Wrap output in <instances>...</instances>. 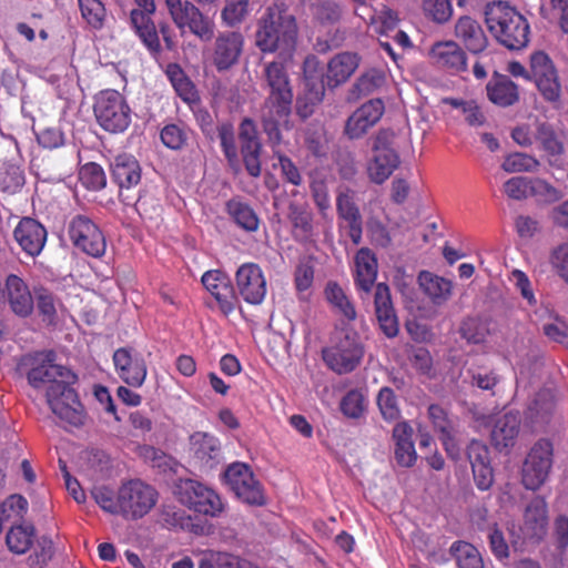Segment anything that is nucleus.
<instances>
[{
	"label": "nucleus",
	"instance_id": "obj_5",
	"mask_svg": "<svg viewBox=\"0 0 568 568\" xmlns=\"http://www.w3.org/2000/svg\"><path fill=\"white\" fill-rule=\"evenodd\" d=\"M364 356L359 336L353 329H337L332 338V345L323 348L322 357L329 369L336 374L353 372Z\"/></svg>",
	"mask_w": 568,
	"mask_h": 568
},
{
	"label": "nucleus",
	"instance_id": "obj_23",
	"mask_svg": "<svg viewBox=\"0 0 568 568\" xmlns=\"http://www.w3.org/2000/svg\"><path fill=\"white\" fill-rule=\"evenodd\" d=\"M467 457L477 488L489 489L494 483V471L488 447L479 440H471L467 447Z\"/></svg>",
	"mask_w": 568,
	"mask_h": 568
},
{
	"label": "nucleus",
	"instance_id": "obj_54",
	"mask_svg": "<svg viewBox=\"0 0 568 568\" xmlns=\"http://www.w3.org/2000/svg\"><path fill=\"white\" fill-rule=\"evenodd\" d=\"M366 407L364 394L358 389L349 390L341 402L342 413L349 418H359Z\"/></svg>",
	"mask_w": 568,
	"mask_h": 568
},
{
	"label": "nucleus",
	"instance_id": "obj_38",
	"mask_svg": "<svg viewBox=\"0 0 568 568\" xmlns=\"http://www.w3.org/2000/svg\"><path fill=\"white\" fill-rule=\"evenodd\" d=\"M418 283L423 292L435 305H443L452 295V283L430 272H420Z\"/></svg>",
	"mask_w": 568,
	"mask_h": 568
},
{
	"label": "nucleus",
	"instance_id": "obj_15",
	"mask_svg": "<svg viewBox=\"0 0 568 568\" xmlns=\"http://www.w3.org/2000/svg\"><path fill=\"white\" fill-rule=\"evenodd\" d=\"M72 244L92 257H101L106 250L105 237L100 227L88 216L79 214L72 217L68 226Z\"/></svg>",
	"mask_w": 568,
	"mask_h": 568
},
{
	"label": "nucleus",
	"instance_id": "obj_43",
	"mask_svg": "<svg viewBox=\"0 0 568 568\" xmlns=\"http://www.w3.org/2000/svg\"><path fill=\"white\" fill-rule=\"evenodd\" d=\"M325 296L328 303L346 320L354 321L356 318V311L353 303L336 282L327 283Z\"/></svg>",
	"mask_w": 568,
	"mask_h": 568
},
{
	"label": "nucleus",
	"instance_id": "obj_11",
	"mask_svg": "<svg viewBox=\"0 0 568 568\" xmlns=\"http://www.w3.org/2000/svg\"><path fill=\"white\" fill-rule=\"evenodd\" d=\"M175 26L189 30L202 41H210L214 36V22L189 0H164Z\"/></svg>",
	"mask_w": 568,
	"mask_h": 568
},
{
	"label": "nucleus",
	"instance_id": "obj_9",
	"mask_svg": "<svg viewBox=\"0 0 568 568\" xmlns=\"http://www.w3.org/2000/svg\"><path fill=\"white\" fill-rule=\"evenodd\" d=\"M158 501V491L142 480L124 483L119 488L120 515L136 520L148 515Z\"/></svg>",
	"mask_w": 568,
	"mask_h": 568
},
{
	"label": "nucleus",
	"instance_id": "obj_36",
	"mask_svg": "<svg viewBox=\"0 0 568 568\" xmlns=\"http://www.w3.org/2000/svg\"><path fill=\"white\" fill-rule=\"evenodd\" d=\"M520 419L517 414L506 413L497 418L491 430V442L497 449L508 448L515 444L519 433Z\"/></svg>",
	"mask_w": 568,
	"mask_h": 568
},
{
	"label": "nucleus",
	"instance_id": "obj_56",
	"mask_svg": "<svg viewBox=\"0 0 568 568\" xmlns=\"http://www.w3.org/2000/svg\"><path fill=\"white\" fill-rule=\"evenodd\" d=\"M37 307L42 316V321L47 325H54L57 323L55 298L51 292L41 288L37 293Z\"/></svg>",
	"mask_w": 568,
	"mask_h": 568
},
{
	"label": "nucleus",
	"instance_id": "obj_37",
	"mask_svg": "<svg viewBox=\"0 0 568 568\" xmlns=\"http://www.w3.org/2000/svg\"><path fill=\"white\" fill-rule=\"evenodd\" d=\"M428 417L433 424L434 430L439 434L446 452L453 454L456 450L454 442L455 436V423L448 416L447 412L437 404H432L428 407Z\"/></svg>",
	"mask_w": 568,
	"mask_h": 568
},
{
	"label": "nucleus",
	"instance_id": "obj_26",
	"mask_svg": "<svg viewBox=\"0 0 568 568\" xmlns=\"http://www.w3.org/2000/svg\"><path fill=\"white\" fill-rule=\"evenodd\" d=\"M336 211L338 217L348 226V236L355 245L362 241L363 220L354 200V191L345 189L338 192L336 197Z\"/></svg>",
	"mask_w": 568,
	"mask_h": 568
},
{
	"label": "nucleus",
	"instance_id": "obj_48",
	"mask_svg": "<svg viewBox=\"0 0 568 568\" xmlns=\"http://www.w3.org/2000/svg\"><path fill=\"white\" fill-rule=\"evenodd\" d=\"M24 184V174L20 166L4 164L0 168V191L9 194L17 193Z\"/></svg>",
	"mask_w": 568,
	"mask_h": 568
},
{
	"label": "nucleus",
	"instance_id": "obj_33",
	"mask_svg": "<svg viewBox=\"0 0 568 568\" xmlns=\"http://www.w3.org/2000/svg\"><path fill=\"white\" fill-rule=\"evenodd\" d=\"M359 58L356 53L342 52L333 57L327 64L326 83L336 88L346 82L358 68Z\"/></svg>",
	"mask_w": 568,
	"mask_h": 568
},
{
	"label": "nucleus",
	"instance_id": "obj_25",
	"mask_svg": "<svg viewBox=\"0 0 568 568\" xmlns=\"http://www.w3.org/2000/svg\"><path fill=\"white\" fill-rule=\"evenodd\" d=\"M14 239L30 256L41 253L47 241V230L34 219L24 217L16 226Z\"/></svg>",
	"mask_w": 568,
	"mask_h": 568
},
{
	"label": "nucleus",
	"instance_id": "obj_63",
	"mask_svg": "<svg viewBox=\"0 0 568 568\" xmlns=\"http://www.w3.org/2000/svg\"><path fill=\"white\" fill-rule=\"evenodd\" d=\"M92 495L97 504L104 511L113 515H120L119 493L116 494V498H114L111 490L105 487H99L92 491Z\"/></svg>",
	"mask_w": 568,
	"mask_h": 568
},
{
	"label": "nucleus",
	"instance_id": "obj_6",
	"mask_svg": "<svg viewBox=\"0 0 568 568\" xmlns=\"http://www.w3.org/2000/svg\"><path fill=\"white\" fill-rule=\"evenodd\" d=\"M174 493L183 506L204 517L217 518L225 510L222 497L212 487L199 480L180 479Z\"/></svg>",
	"mask_w": 568,
	"mask_h": 568
},
{
	"label": "nucleus",
	"instance_id": "obj_7",
	"mask_svg": "<svg viewBox=\"0 0 568 568\" xmlns=\"http://www.w3.org/2000/svg\"><path fill=\"white\" fill-rule=\"evenodd\" d=\"M93 112L100 126L111 133H122L131 123V109L115 90L101 91L94 99Z\"/></svg>",
	"mask_w": 568,
	"mask_h": 568
},
{
	"label": "nucleus",
	"instance_id": "obj_52",
	"mask_svg": "<svg viewBox=\"0 0 568 568\" xmlns=\"http://www.w3.org/2000/svg\"><path fill=\"white\" fill-rule=\"evenodd\" d=\"M459 332L462 337L468 343L480 344L486 339L488 327L481 320L477 317H468L463 321Z\"/></svg>",
	"mask_w": 568,
	"mask_h": 568
},
{
	"label": "nucleus",
	"instance_id": "obj_46",
	"mask_svg": "<svg viewBox=\"0 0 568 568\" xmlns=\"http://www.w3.org/2000/svg\"><path fill=\"white\" fill-rule=\"evenodd\" d=\"M79 180L85 189L91 191H100L106 185L104 170L95 162H89L81 166Z\"/></svg>",
	"mask_w": 568,
	"mask_h": 568
},
{
	"label": "nucleus",
	"instance_id": "obj_18",
	"mask_svg": "<svg viewBox=\"0 0 568 568\" xmlns=\"http://www.w3.org/2000/svg\"><path fill=\"white\" fill-rule=\"evenodd\" d=\"M190 454L194 464L203 471H210L223 462L220 439L206 432H195L190 438Z\"/></svg>",
	"mask_w": 568,
	"mask_h": 568
},
{
	"label": "nucleus",
	"instance_id": "obj_22",
	"mask_svg": "<svg viewBox=\"0 0 568 568\" xmlns=\"http://www.w3.org/2000/svg\"><path fill=\"white\" fill-rule=\"evenodd\" d=\"M113 363L120 378L130 386L140 387L146 377V365L142 356L122 347L114 352Z\"/></svg>",
	"mask_w": 568,
	"mask_h": 568
},
{
	"label": "nucleus",
	"instance_id": "obj_41",
	"mask_svg": "<svg viewBox=\"0 0 568 568\" xmlns=\"http://www.w3.org/2000/svg\"><path fill=\"white\" fill-rule=\"evenodd\" d=\"M166 75L169 77L174 90L183 101L193 103L199 99L194 84L185 75L184 71L179 64H169L166 69Z\"/></svg>",
	"mask_w": 568,
	"mask_h": 568
},
{
	"label": "nucleus",
	"instance_id": "obj_50",
	"mask_svg": "<svg viewBox=\"0 0 568 568\" xmlns=\"http://www.w3.org/2000/svg\"><path fill=\"white\" fill-rule=\"evenodd\" d=\"M538 166L539 161L535 156L520 152L507 155L501 164L507 173L534 172Z\"/></svg>",
	"mask_w": 568,
	"mask_h": 568
},
{
	"label": "nucleus",
	"instance_id": "obj_19",
	"mask_svg": "<svg viewBox=\"0 0 568 568\" xmlns=\"http://www.w3.org/2000/svg\"><path fill=\"white\" fill-rule=\"evenodd\" d=\"M240 296L248 304H261L266 295L267 285L262 268L255 263L242 264L235 273Z\"/></svg>",
	"mask_w": 568,
	"mask_h": 568
},
{
	"label": "nucleus",
	"instance_id": "obj_1",
	"mask_svg": "<svg viewBox=\"0 0 568 568\" xmlns=\"http://www.w3.org/2000/svg\"><path fill=\"white\" fill-rule=\"evenodd\" d=\"M54 359L52 351L37 353L32 357L28 382L36 389H45L47 403L58 418L72 426H81L84 422L83 407L72 388L77 375L54 364Z\"/></svg>",
	"mask_w": 568,
	"mask_h": 568
},
{
	"label": "nucleus",
	"instance_id": "obj_53",
	"mask_svg": "<svg viewBox=\"0 0 568 568\" xmlns=\"http://www.w3.org/2000/svg\"><path fill=\"white\" fill-rule=\"evenodd\" d=\"M250 0H226L221 17L229 27L241 23L248 12Z\"/></svg>",
	"mask_w": 568,
	"mask_h": 568
},
{
	"label": "nucleus",
	"instance_id": "obj_47",
	"mask_svg": "<svg viewBox=\"0 0 568 568\" xmlns=\"http://www.w3.org/2000/svg\"><path fill=\"white\" fill-rule=\"evenodd\" d=\"M376 403L382 417L386 422H395L400 417L397 397L390 387H382L377 394Z\"/></svg>",
	"mask_w": 568,
	"mask_h": 568
},
{
	"label": "nucleus",
	"instance_id": "obj_13",
	"mask_svg": "<svg viewBox=\"0 0 568 568\" xmlns=\"http://www.w3.org/2000/svg\"><path fill=\"white\" fill-rule=\"evenodd\" d=\"M139 9H133L130 14L131 26L149 54L161 62L163 47L161 45L159 32L152 19L155 11L154 0H134Z\"/></svg>",
	"mask_w": 568,
	"mask_h": 568
},
{
	"label": "nucleus",
	"instance_id": "obj_31",
	"mask_svg": "<svg viewBox=\"0 0 568 568\" xmlns=\"http://www.w3.org/2000/svg\"><path fill=\"white\" fill-rule=\"evenodd\" d=\"M486 91L489 101L503 108L510 106L519 100L517 84L507 75L497 72H494L488 81Z\"/></svg>",
	"mask_w": 568,
	"mask_h": 568
},
{
	"label": "nucleus",
	"instance_id": "obj_32",
	"mask_svg": "<svg viewBox=\"0 0 568 568\" xmlns=\"http://www.w3.org/2000/svg\"><path fill=\"white\" fill-rule=\"evenodd\" d=\"M111 178L121 190L131 189L141 181V168L134 156L120 154L111 163Z\"/></svg>",
	"mask_w": 568,
	"mask_h": 568
},
{
	"label": "nucleus",
	"instance_id": "obj_58",
	"mask_svg": "<svg viewBox=\"0 0 568 568\" xmlns=\"http://www.w3.org/2000/svg\"><path fill=\"white\" fill-rule=\"evenodd\" d=\"M312 199L322 217L326 219L331 210L328 186L324 180H313L310 185Z\"/></svg>",
	"mask_w": 568,
	"mask_h": 568
},
{
	"label": "nucleus",
	"instance_id": "obj_59",
	"mask_svg": "<svg viewBox=\"0 0 568 568\" xmlns=\"http://www.w3.org/2000/svg\"><path fill=\"white\" fill-rule=\"evenodd\" d=\"M505 194L517 201L527 199L531 192V180L524 176H515L504 184Z\"/></svg>",
	"mask_w": 568,
	"mask_h": 568
},
{
	"label": "nucleus",
	"instance_id": "obj_3",
	"mask_svg": "<svg viewBox=\"0 0 568 568\" xmlns=\"http://www.w3.org/2000/svg\"><path fill=\"white\" fill-rule=\"evenodd\" d=\"M297 26L295 18L282 7H268L258 19L255 44L263 53H277L290 60L296 48Z\"/></svg>",
	"mask_w": 568,
	"mask_h": 568
},
{
	"label": "nucleus",
	"instance_id": "obj_8",
	"mask_svg": "<svg viewBox=\"0 0 568 568\" xmlns=\"http://www.w3.org/2000/svg\"><path fill=\"white\" fill-rule=\"evenodd\" d=\"M394 142L395 133L389 130L379 131L374 139L366 170L368 179L375 184H383L388 180L400 163Z\"/></svg>",
	"mask_w": 568,
	"mask_h": 568
},
{
	"label": "nucleus",
	"instance_id": "obj_42",
	"mask_svg": "<svg viewBox=\"0 0 568 568\" xmlns=\"http://www.w3.org/2000/svg\"><path fill=\"white\" fill-rule=\"evenodd\" d=\"M450 554L458 568H484V560L479 550L469 542L455 541L450 546Z\"/></svg>",
	"mask_w": 568,
	"mask_h": 568
},
{
	"label": "nucleus",
	"instance_id": "obj_57",
	"mask_svg": "<svg viewBox=\"0 0 568 568\" xmlns=\"http://www.w3.org/2000/svg\"><path fill=\"white\" fill-rule=\"evenodd\" d=\"M552 271L568 284V242L555 246L549 255Z\"/></svg>",
	"mask_w": 568,
	"mask_h": 568
},
{
	"label": "nucleus",
	"instance_id": "obj_51",
	"mask_svg": "<svg viewBox=\"0 0 568 568\" xmlns=\"http://www.w3.org/2000/svg\"><path fill=\"white\" fill-rule=\"evenodd\" d=\"M424 14L436 23L447 22L453 14L450 0H423Z\"/></svg>",
	"mask_w": 568,
	"mask_h": 568
},
{
	"label": "nucleus",
	"instance_id": "obj_12",
	"mask_svg": "<svg viewBox=\"0 0 568 568\" xmlns=\"http://www.w3.org/2000/svg\"><path fill=\"white\" fill-rule=\"evenodd\" d=\"M175 26L189 30L202 41H210L214 36V22L189 0H164Z\"/></svg>",
	"mask_w": 568,
	"mask_h": 568
},
{
	"label": "nucleus",
	"instance_id": "obj_20",
	"mask_svg": "<svg viewBox=\"0 0 568 568\" xmlns=\"http://www.w3.org/2000/svg\"><path fill=\"white\" fill-rule=\"evenodd\" d=\"M202 284L216 300L221 312L231 314L237 306L239 300L230 277L221 271L211 270L203 274Z\"/></svg>",
	"mask_w": 568,
	"mask_h": 568
},
{
	"label": "nucleus",
	"instance_id": "obj_34",
	"mask_svg": "<svg viewBox=\"0 0 568 568\" xmlns=\"http://www.w3.org/2000/svg\"><path fill=\"white\" fill-rule=\"evenodd\" d=\"M287 219L292 225V234L296 241L306 242L314 236V215L305 204L291 202Z\"/></svg>",
	"mask_w": 568,
	"mask_h": 568
},
{
	"label": "nucleus",
	"instance_id": "obj_60",
	"mask_svg": "<svg viewBox=\"0 0 568 568\" xmlns=\"http://www.w3.org/2000/svg\"><path fill=\"white\" fill-rule=\"evenodd\" d=\"M9 520H20L28 511V500L21 495H11L2 504Z\"/></svg>",
	"mask_w": 568,
	"mask_h": 568
},
{
	"label": "nucleus",
	"instance_id": "obj_45",
	"mask_svg": "<svg viewBox=\"0 0 568 568\" xmlns=\"http://www.w3.org/2000/svg\"><path fill=\"white\" fill-rule=\"evenodd\" d=\"M536 140L539 142L541 149L550 156L560 155L565 151L560 136L554 128L546 122H541L537 125Z\"/></svg>",
	"mask_w": 568,
	"mask_h": 568
},
{
	"label": "nucleus",
	"instance_id": "obj_55",
	"mask_svg": "<svg viewBox=\"0 0 568 568\" xmlns=\"http://www.w3.org/2000/svg\"><path fill=\"white\" fill-rule=\"evenodd\" d=\"M160 138L169 149L179 150L186 143L189 134L184 125L168 124L161 130Z\"/></svg>",
	"mask_w": 568,
	"mask_h": 568
},
{
	"label": "nucleus",
	"instance_id": "obj_62",
	"mask_svg": "<svg viewBox=\"0 0 568 568\" xmlns=\"http://www.w3.org/2000/svg\"><path fill=\"white\" fill-rule=\"evenodd\" d=\"M314 281V267L308 261H301L294 272V283L298 292L307 291Z\"/></svg>",
	"mask_w": 568,
	"mask_h": 568
},
{
	"label": "nucleus",
	"instance_id": "obj_4",
	"mask_svg": "<svg viewBox=\"0 0 568 568\" xmlns=\"http://www.w3.org/2000/svg\"><path fill=\"white\" fill-rule=\"evenodd\" d=\"M485 21L494 38L509 50H520L529 42L527 19L515 8L497 2L487 7Z\"/></svg>",
	"mask_w": 568,
	"mask_h": 568
},
{
	"label": "nucleus",
	"instance_id": "obj_35",
	"mask_svg": "<svg viewBox=\"0 0 568 568\" xmlns=\"http://www.w3.org/2000/svg\"><path fill=\"white\" fill-rule=\"evenodd\" d=\"M377 276V258L366 247L361 248L355 256V284L358 290L369 293Z\"/></svg>",
	"mask_w": 568,
	"mask_h": 568
},
{
	"label": "nucleus",
	"instance_id": "obj_29",
	"mask_svg": "<svg viewBox=\"0 0 568 568\" xmlns=\"http://www.w3.org/2000/svg\"><path fill=\"white\" fill-rule=\"evenodd\" d=\"M6 297L12 312L27 317L33 311V298L26 282L18 275L10 274L6 280Z\"/></svg>",
	"mask_w": 568,
	"mask_h": 568
},
{
	"label": "nucleus",
	"instance_id": "obj_40",
	"mask_svg": "<svg viewBox=\"0 0 568 568\" xmlns=\"http://www.w3.org/2000/svg\"><path fill=\"white\" fill-rule=\"evenodd\" d=\"M226 211L232 220L243 230L248 232L257 230L260 220L247 203L239 199H232L226 203Z\"/></svg>",
	"mask_w": 568,
	"mask_h": 568
},
{
	"label": "nucleus",
	"instance_id": "obj_64",
	"mask_svg": "<svg viewBox=\"0 0 568 568\" xmlns=\"http://www.w3.org/2000/svg\"><path fill=\"white\" fill-rule=\"evenodd\" d=\"M277 161L278 163L274 164V168L277 165L280 166L283 179L293 185H301L303 179L301 171L295 163L288 156L283 154L277 155Z\"/></svg>",
	"mask_w": 568,
	"mask_h": 568
},
{
	"label": "nucleus",
	"instance_id": "obj_17",
	"mask_svg": "<svg viewBox=\"0 0 568 568\" xmlns=\"http://www.w3.org/2000/svg\"><path fill=\"white\" fill-rule=\"evenodd\" d=\"M244 50V37L237 31L219 32L210 50L211 64L225 72L239 64Z\"/></svg>",
	"mask_w": 568,
	"mask_h": 568
},
{
	"label": "nucleus",
	"instance_id": "obj_10",
	"mask_svg": "<svg viewBox=\"0 0 568 568\" xmlns=\"http://www.w3.org/2000/svg\"><path fill=\"white\" fill-rule=\"evenodd\" d=\"M230 489L243 503L264 506L266 496L262 484L255 478L251 467L244 463H233L224 471Z\"/></svg>",
	"mask_w": 568,
	"mask_h": 568
},
{
	"label": "nucleus",
	"instance_id": "obj_49",
	"mask_svg": "<svg viewBox=\"0 0 568 568\" xmlns=\"http://www.w3.org/2000/svg\"><path fill=\"white\" fill-rule=\"evenodd\" d=\"M82 18L93 29H101L105 20V8L100 0H78Z\"/></svg>",
	"mask_w": 568,
	"mask_h": 568
},
{
	"label": "nucleus",
	"instance_id": "obj_39",
	"mask_svg": "<svg viewBox=\"0 0 568 568\" xmlns=\"http://www.w3.org/2000/svg\"><path fill=\"white\" fill-rule=\"evenodd\" d=\"M36 528L32 524L13 525L6 536L9 550L17 555L26 554L32 546Z\"/></svg>",
	"mask_w": 568,
	"mask_h": 568
},
{
	"label": "nucleus",
	"instance_id": "obj_30",
	"mask_svg": "<svg viewBox=\"0 0 568 568\" xmlns=\"http://www.w3.org/2000/svg\"><path fill=\"white\" fill-rule=\"evenodd\" d=\"M455 36L474 54L481 53L488 44V39L481 26L468 16L460 17L457 20Z\"/></svg>",
	"mask_w": 568,
	"mask_h": 568
},
{
	"label": "nucleus",
	"instance_id": "obj_27",
	"mask_svg": "<svg viewBox=\"0 0 568 568\" xmlns=\"http://www.w3.org/2000/svg\"><path fill=\"white\" fill-rule=\"evenodd\" d=\"M547 525L546 501L540 497H535L525 509L524 521L520 526L521 534L526 539L539 540L546 535Z\"/></svg>",
	"mask_w": 568,
	"mask_h": 568
},
{
	"label": "nucleus",
	"instance_id": "obj_61",
	"mask_svg": "<svg viewBox=\"0 0 568 568\" xmlns=\"http://www.w3.org/2000/svg\"><path fill=\"white\" fill-rule=\"evenodd\" d=\"M314 16L321 23H334L341 17L339 7L331 0H321L314 8Z\"/></svg>",
	"mask_w": 568,
	"mask_h": 568
},
{
	"label": "nucleus",
	"instance_id": "obj_44",
	"mask_svg": "<svg viewBox=\"0 0 568 568\" xmlns=\"http://www.w3.org/2000/svg\"><path fill=\"white\" fill-rule=\"evenodd\" d=\"M555 409V399L549 390H540L528 406V417L534 422L546 423Z\"/></svg>",
	"mask_w": 568,
	"mask_h": 568
},
{
	"label": "nucleus",
	"instance_id": "obj_24",
	"mask_svg": "<svg viewBox=\"0 0 568 568\" xmlns=\"http://www.w3.org/2000/svg\"><path fill=\"white\" fill-rule=\"evenodd\" d=\"M429 54L438 68L450 74H458L467 70V55L460 45L454 41L435 43Z\"/></svg>",
	"mask_w": 568,
	"mask_h": 568
},
{
	"label": "nucleus",
	"instance_id": "obj_21",
	"mask_svg": "<svg viewBox=\"0 0 568 568\" xmlns=\"http://www.w3.org/2000/svg\"><path fill=\"white\" fill-rule=\"evenodd\" d=\"M384 103L379 99H373L356 109L347 119L344 133L352 140L365 135L382 118Z\"/></svg>",
	"mask_w": 568,
	"mask_h": 568
},
{
	"label": "nucleus",
	"instance_id": "obj_14",
	"mask_svg": "<svg viewBox=\"0 0 568 568\" xmlns=\"http://www.w3.org/2000/svg\"><path fill=\"white\" fill-rule=\"evenodd\" d=\"M530 79L534 80L544 100L556 108L559 106L561 85L557 70L547 53L537 51L530 55Z\"/></svg>",
	"mask_w": 568,
	"mask_h": 568
},
{
	"label": "nucleus",
	"instance_id": "obj_2",
	"mask_svg": "<svg viewBox=\"0 0 568 568\" xmlns=\"http://www.w3.org/2000/svg\"><path fill=\"white\" fill-rule=\"evenodd\" d=\"M286 60H275L264 64L263 89L267 95L262 106L264 128L270 134L278 138L277 125L285 123L291 114L293 103V90L285 67Z\"/></svg>",
	"mask_w": 568,
	"mask_h": 568
},
{
	"label": "nucleus",
	"instance_id": "obj_28",
	"mask_svg": "<svg viewBox=\"0 0 568 568\" xmlns=\"http://www.w3.org/2000/svg\"><path fill=\"white\" fill-rule=\"evenodd\" d=\"M375 313L381 329L387 337H394L398 333V322L393 307L389 287L378 283L374 295Z\"/></svg>",
	"mask_w": 568,
	"mask_h": 568
},
{
	"label": "nucleus",
	"instance_id": "obj_16",
	"mask_svg": "<svg viewBox=\"0 0 568 568\" xmlns=\"http://www.w3.org/2000/svg\"><path fill=\"white\" fill-rule=\"evenodd\" d=\"M552 453V444L547 439H540L531 447L523 466V484L527 489H538L546 481Z\"/></svg>",
	"mask_w": 568,
	"mask_h": 568
}]
</instances>
